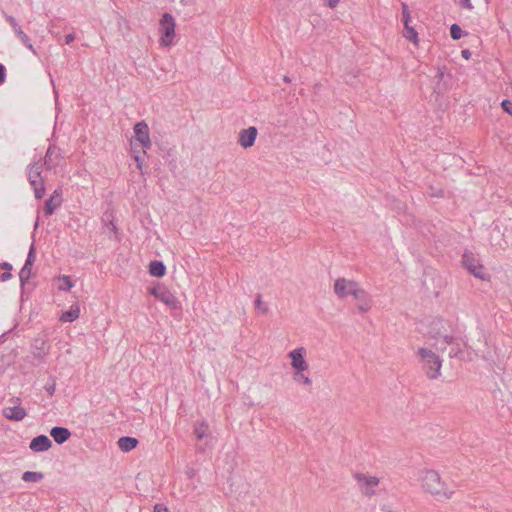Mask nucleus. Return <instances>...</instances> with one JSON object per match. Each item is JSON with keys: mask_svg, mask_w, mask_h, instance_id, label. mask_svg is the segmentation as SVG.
I'll return each mask as SVG.
<instances>
[{"mask_svg": "<svg viewBox=\"0 0 512 512\" xmlns=\"http://www.w3.org/2000/svg\"><path fill=\"white\" fill-rule=\"evenodd\" d=\"M62 197L58 190H55L53 194L45 201L44 212L46 215H51L57 207L61 205Z\"/></svg>", "mask_w": 512, "mask_h": 512, "instance_id": "obj_17", "label": "nucleus"}, {"mask_svg": "<svg viewBox=\"0 0 512 512\" xmlns=\"http://www.w3.org/2000/svg\"><path fill=\"white\" fill-rule=\"evenodd\" d=\"M154 512H169V509L167 508V506H165L164 504L162 503H157L155 506H154Z\"/></svg>", "mask_w": 512, "mask_h": 512, "instance_id": "obj_41", "label": "nucleus"}, {"mask_svg": "<svg viewBox=\"0 0 512 512\" xmlns=\"http://www.w3.org/2000/svg\"><path fill=\"white\" fill-rule=\"evenodd\" d=\"M17 38L27 49H29L31 52H33V54H37L32 42H31V39L25 32H22L20 35L17 36Z\"/></svg>", "mask_w": 512, "mask_h": 512, "instance_id": "obj_28", "label": "nucleus"}, {"mask_svg": "<svg viewBox=\"0 0 512 512\" xmlns=\"http://www.w3.org/2000/svg\"><path fill=\"white\" fill-rule=\"evenodd\" d=\"M44 389L47 391V393L52 396L54 393H55V390H56V381L54 378H50V382H48L45 386H44Z\"/></svg>", "mask_w": 512, "mask_h": 512, "instance_id": "obj_34", "label": "nucleus"}, {"mask_svg": "<svg viewBox=\"0 0 512 512\" xmlns=\"http://www.w3.org/2000/svg\"><path fill=\"white\" fill-rule=\"evenodd\" d=\"M133 131L134 141L142 146V155H146V150L152 146L148 124L145 121H140L134 125Z\"/></svg>", "mask_w": 512, "mask_h": 512, "instance_id": "obj_9", "label": "nucleus"}, {"mask_svg": "<svg viewBox=\"0 0 512 512\" xmlns=\"http://www.w3.org/2000/svg\"><path fill=\"white\" fill-rule=\"evenodd\" d=\"M255 309L261 312L262 314H266L268 312V306L262 301L261 294H257L254 301Z\"/></svg>", "mask_w": 512, "mask_h": 512, "instance_id": "obj_30", "label": "nucleus"}, {"mask_svg": "<svg viewBox=\"0 0 512 512\" xmlns=\"http://www.w3.org/2000/svg\"><path fill=\"white\" fill-rule=\"evenodd\" d=\"M437 196H442L443 195V191L442 190H439L438 193L436 194Z\"/></svg>", "mask_w": 512, "mask_h": 512, "instance_id": "obj_50", "label": "nucleus"}, {"mask_svg": "<svg viewBox=\"0 0 512 512\" xmlns=\"http://www.w3.org/2000/svg\"><path fill=\"white\" fill-rule=\"evenodd\" d=\"M150 294L172 309L179 307V301L176 296L163 285H157L151 288Z\"/></svg>", "mask_w": 512, "mask_h": 512, "instance_id": "obj_10", "label": "nucleus"}, {"mask_svg": "<svg viewBox=\"0 0 512 512\" xmlns=\"http://www.w3.org/2000/svg\"><path fill=\"white\" fill-rule=\"evenodd\" d=\"M105 235L109 237V239L119 242L121 240V233L117 226H106V229L103 231Z\"/></svg>", "mask_w": 512, "mask_h": 512, "instance_id": "obj_25", "label": "nucleus"}, {"mask_svg": "<svg viewBox=\"0 0 512 512\" xmlns=\"http://www.w3.org/2000/svg\"><path fill=\"white\" fill-rule=\"evenodd\" d=\"M52 446L51 440L46 435H39L32 439L29 448L34 452H44Z\"/></svg>", "mask_w": 512, "mask_h": 512, "instance_id": "obj_16", "label": "nucleus"}, {"mask_svg": "<svg viewBox=\"0 0 512 512\" xmlns=\"http://www.w3.org/2000/svg\"><path fill=\"white\" fill-rule=\"evenodd\" d=\"M175 20L173 16L169 13H164L160 20L159 31L161 33V45L164 47H168L173 42V37L175 35Z\"/></svg>", "mask_w": 512, "mask_h": 512, "instance_id": "obj_7", "label": "nucleus"}, {"mask_svg": "<svg viewBox=\"0 0 512 512\" xmlns=\"http://www.w3.org/2000/svg\"><path fill=\"white\" fill-rule=\"evenodd\" d=\"M133 155H141V153L139 151H137L136 149L132 148V156Z\"/></svg>", "mask_w": 512, "mask_h": 512, "instance_id": "obj_47", "label": "nucleus"}, {"mask_svg": "<svg viewBox=\"0 0 512 512\" xmlns=\"http://www.w3.org/2000/svg\"><path fill=\"white\" fill-rule=\"evenodd\" d=\"M306 349L304 347L296 348L288 353L291 359V366L295 371L308 370V363L305 360Z\"/></svg>", "mask_w": 512, "mask_h": 512, "instance_id": "obj_12", "label": "nucleus"}, {"mask_svg": "<svg viewBox=\"0 0 512 512\" xmlns=\"http://www.w3.org/2000/svg\"><path fill=\"white\" fill-rule=\"evenodd\" d=\"M339 2L340 0H325V5L329 8H335Z\"/></svg>", "mask_w": 512, "mask_h": 512, "instance_id": "obj_42", "label": "nucleus"}, {"mask_svg": "<svg viewBox=\"0 0 512 512\" xmlns=\"http://www.w3.org/2000/svg\"><path fill=\"white\" fill-rule=\"evenodd\" d=\"M44 478V474L41 472L26 471L22 474V480L24 482H38Z\"/></svg>", "mask_w": 512, "mask_h": 512, "instance_id": "obj_22", "label": "nucleus"}, {"mask_svg": "<svg viewBox=\"0 0 512 512\" xmlns=\"http://www.w3.org/2000/svg\"><path fill=\"white\" fill-rule=\"evenodd\" d=\"M50 435L56 443L63 444L70 438L71 432L65 427L55 426L51 429Z\"/></svg>", "mask_w": 512, "mask_h": 512, "instance_id": "obj_18", "label": "nucleus"}, {"mask_svg": "<svg viewBox=\"0 0 512 512\" xmlns=\"http://www.w3.org/2000/svg\"><path fill=\"white\" fill-rule=\"evenodd\" d=\"M62 155L60 149L55 145H50L44 158V166L47 170H53L60 165Z\"/></svg>", "mask_w": 512, "mask_h": 512, "instance_id": "obj_13", "label": "nucleus"}, {"mask_svg": "<svg viewBox=\"0 0 512 512\" xmlns=\"http://www.w3.org/2000/svg\"><path fill=\"white\" fill-rule=\"evenodd\" d=\"M461 263L465 269L469 271L474 277L486 280L487 274L484 272V267L480 263L479 258L471 251H465L462 255Z\"/></svg>", "mask_w": 512, "mask_h": 512, "instance_id": "obj_5", "label": "nucleus"}, {"mask_svg": "<svg viewBox=\"0 0 512 512\" xmlns=\"http://www.w3.org/2000/svg\"><path fill=\"white\" fill-rule=\"evenodd\" d=\"M34 261H35V246H34V244H32L30 246L29 253L27 255V259L25 261L24 266L31 268Z\"/></svg>", "mask_w": 512, "mask_h": 512, "instance_id": "obj_33", "label": "nucleus"}, {"mask_svg": "<svg viewBox=\"0 0 512 512\" xmlns=\"http://www.w3.org/2000/svg\"><path fill=\"white\" fill-rule=\"evenodd\" d=\"M334 293L340 298L344 299L347 296H355L357 291L360 289L358 282L349 280L344 277L338 278L334 283Z\"/></svg>", "mask_w": 512, "mask_h": 512, "instance_id": "obj_8", "label": "nucleus"}, {"mask_svg": "<svg viewBox=\"0 0 512 512\" xmlns=\"http://www.w3.org/2000/svg\"><path fill=\"white\" fill-rule=\"evenodd\" d=\"M354 479L356 480L359 491L366 497L377 495L376 488L380 484V479L376 476L367 475L364 473H355Z\"/></svg>", "mask_w": 512, "mask_h": 512, "instance_id": "obj_4", "label": "nucleus"}, {"mask_svg": "<svg viewBox=\"0 0 512 512\" xmlns=\"http://www.w3.org/2000/svg\"><path fill=\"white\" fill-rule=\"evenodd\" d=\"M354 299L358 301L357 308L360 312H368L372 307V298L367 291L360 287L354 296Z\"/></svg>", "mask_w": 512, "mask_h": 512, "instance_id": "obj_15", "label": "nucleus"}, {"mask_svg": "<svg viewBox=\"0 0 512 512\" xmlns=\"http://www.w3.org/2000/svg\"><path fill=\"white\" fill-rule=\"evenodd\" d=\"M11 277H12V274L10 273V271H5L4 273L1 274L0 280L2 282H5V281L9 280Z\"/></svg>", "mask_w": 512, "mask_h": 512, "instance_id": "obj_43", "label": "nucleus"}, {"mask_svg": "<svg viewBox=\"0 0 512 512\" xmlns=\"http://www.w3.org/2000/svg\"><path fill=\"white\" fill-rule=\"evenodd\" d=\"M420 357L422 368L425 371L427 377L431 380L437 379L440 376V370L442 367V361L438 355H436L429 348H419L417 352Z\"/></svg>", "mask_w": 512, "mask_h": 512, "instance_id": "obj_2", "label": "nucleus"}, {"mask_svg": "<svg viewBox=\"0 0 512 512\" xmlns=\"http://www.w3.org/2000/svg\"><path fill=\"white\" fill-rule=\"evenodd\" d=\"M458 4L460 7L472 10L474 8L473 4L471 3V0H459Z\"/></svg>", "mask_w": 512, "mask_h": 512, "instance_id": "obj_38", "label": "nucleus"}, {"mask_svg": "<svg viewBox=\"0 0 512 512\" xmlns=\"http://www.w3.org/2000/svg\"><path fill=\"white\" fill-rule=\"evenodd\" d=\"M45 354H46V351H44V349H42V351H41V352H39V354H38V355H39V356H41V355H45Z\"/></svg>", "mask_w": 512, "mask_h": 512, "instance_id": "obj_49", "label": "nucleus"}, {"mask_svg": "<svg viewBox=\"0 0 512 512\" xmlns=\"http://www.w3.org/2000/svg\"><path fill=\"white\" fill-rule=\"evenodd\" d=\"M3 16L4 18L6 19V21L9 23V25L11 26V28L13 29L16 37L18 35H20L23 31L22 27L18 24V22L16 21V19L11 16V15H8L7 13L3 12Z\"/></svg>", "mask_w": 512, "mask_h": 512, "instance_id": "obj_24", "label": "nucleus"}, {"mask_svg": "<svg viewBox=\"0 0 512 512\" xmlns=\"http://www.w3.org/2000/svg\"><path fill=\"white\" fill-rule=\"evenodd\" d=\"M74 40H75V34L74 33H70V34H67L65 36V43L66 44H71Z\"/></svg>", "mask_w": 512, "mask_h": 512, "instance_id": "obj_44", "label": "nucleus"}, {"mask_svg": "<svg viewBox=\"0 0 512 512\" xmlns=\"http://www.w3.org/2000/svg\"><path fill=\"white\" fill-rule=\"evenodd\" d=\"M448 324L442 318H437L433 320L429 326L428 334L432 339L440 340L442 339L445 345L454 344L455 338L452 335H449L447 332L446 325Z\"/></svg>", "mask_w": 512, "mask_h": 512, "instance_id": "obj_6", "label": "nucleus"}, {"mask_svg": "<svg viewBox=\"0 0 512 512\" xmlns=\"http://www.w3.org/2000/svg\"><path fill=\"white\" fill-rule=\"evenodd\" d=\"M1 268L4 269L5 271H10L12 270V265L8 262H4L1 264Z\"/></svg>", "mask_w": 512, "mask_h": 512, "instance_id": "obj_46", "label": "nucleus"}, {"mask_svg": "<svg viewBox=\"0 0 512 512\" xmlns=\"http://www.w3.org/2000/svg\"><path fill=\"white\" fill-rule=\"evenodd\" d=\"M450 35L454 40H458L463 36V31L458 24H453L450 28Z\"/></svg>", "mask_w": 512, "mask_h": 512, "instance_id": "obj_32", "label": "nucleus"}, {"mask_svg": "<svg viewBox=\"0 0 512 512\" xmlns=\"http://www.w3.org/2000/svg\"><path fill=\"white\" fill-rule=\"evenodd\" d=\"M10 402L13 404V406H8L3 409V416L11 421H21L23 420L27 412L25 408L21 407V399L18 397H14L10 399Z\"/></svg>", "mask_w": 512, "mask_h": 512, "instance_id": "obj_11", "label": "nucleus"}, {"mask_svg": "<svg viewBox=\"0 0 512 512\" xmlns=\"http://www.w3.org/2000/svg\"><path fill=\"white\" fill-rule=\"evenodd\" d=\"M31 277V268L23 266L19 272V279L21 282V286H24L25 283L30 279Z\"/></svg>", "mask_w": 512, "mask_h": 512, "instance_id": "obj_31", "label": "nucleus"}, {"mask_svg": "<svg viewBox=\"0 0 512 512\" xmlns=\"http://www.w3.org/2000/svg\"><path fill=\"white\" fill-rule=\"evenodd\" d=\"M461 55H462V57H463L464 59L468 60V59H470V58H471V55H472V54H471V51H470V50H468V49H464V50H462V51H461Z\"/></svg>", "mask_w": 512, "mask_h": 512, "instance_id": "obj_45", "label": "nucleus"}, {"mask_svg": "<svg viewBox=\"0 0 512 512\" xmlns=\"http://www.w3.org/2000/svg\"><path fill=\"white\" fill-rule=\"evenodd\" d=\"M501 107L506 113L512 116V102L510 100H503L501 103Z\"/></svg>", "mask_w": 512, "mask_h": 512, "instance_id": "obj_36", "label": "nucleus"}, {"mask_svg": "<svg viewBox=\"0 0 512 512\" xmlns=\"http://www.w3.org/2000/svg\"><path fill=\"white\" fill-rule=\"evenodd\" d=\"M305 371H295L293 374V380L296 383L303 384L306 386H310L312 384V379L304 374Z\"/></svg>", "mask_w": 512, "mask_h": 512, "instance_id": "obj_23", "label": "nucleus"}, {"mask_svg": "<svg viewBox=\"0 0 512 512\" xmlns=\"http://www.w3.org/2000/svg\"><path fill=\"white\" fill-rule=\"evenodd\" d=\"M194 433L197 439L201 440L207 436L208 433V425L205 422L197 423L195 425Z\"/></svg>", "mask_w": 512, "mask_h": 512, "instance_id": "obj_26", "label": "nucleus"}, {"mask_svg": "<svg viewBox=\"0 0 512 512\" xmlns=\"http://www.w3.org/2000/svg\"><path fill=\"white\" fill-rule=\"evenodd\" d=\"M79 315H80V307L78 304H73L69 310H67L66 312L62 313V315L60 316V320L62 322H73L75 321L76 319L79 318Z\"/></svg>", "mask_w": 512, "mask_h": 512, "instance_id": "obj_20", "label": "nucleus"}, {"mask_svg": "<svg viewBox=\"0 0 512 512\" xmlns=\"http://www.w3.org/2000/svg\"><path fill=\"white\" fill-rule=\"evenodd\" d=\"M284 81L289 83L291 80H290V78L288 76H284Z\"/></svg>", "mask_w": 512, "mask_h": 512, "instance_id": "obj_48", "label": "nucleus"}, {"mask_svg": "<svg viewBox=\"0 0 512 512\" xmlns=\"http://www.w3.org/2000/svg\"><path fill=\"white\" fill-rule=\"evenodd\" d=\"M421 484L425 492L439 498L450 499L454 493L441 481L440 475L435 470H426L421 478Z\"/></svg>", "mask_w": 512, "mask_h": 512, "instance_id": "obj_1", "label": "nucleus"}, {"mask_svg": "<svg viewBox=\"0 0 512 512\" xmlns=\"http://www.w3.org/2000/svg\"><path fill=\"white\" fill-rule=\"evenodd\" d=\"M402 14H403V18H402L403 23H404L405 27H407V25L410 21V14L408 11V6L405 3H402Z\"/></svg>", "mask_w": 512, "mask_h": 512, "instance_id": "obj_35", "label": "nucleus"}, {"mask_svg": "<svg viewBox=\"0 0 512 512\" xmlns=\"http://www.w3.org/2000/svg\"><path fill=\"white\" fill-rule=\"evenodd\" d=\"M404 37L407 40L413 42L415 45H418V34H417L416 30L412 27H409V25H407V27H405Z\"/></svg>", "mask_w": 512, "mask_h": 512, "instance_id": "obj_29", "label": "nucleus"}, {"mask_svg": "<svg viewBox=\"0 0 512 512\" xmlns=\"http://www.w3.org/2000/svg\"><path fill=\"white\" fill-rule=\"evenodd\" d=\"M137 445H138V440L134 437L123 436V437L119 438V440H118V447L123 452H129V451L133 450L134 448H136Z\"/></svg>", "mask_w": 512, "mask_h": 512, "instance_id": "obj_19", "label": "nucleus"}, {"mask_svg": "<svg viewBox=\"0 0 512 512\" xmlns=\"http://www.w3.org/2000/svg\"><path fill=\"white\" fill-rule=\"evenodd\" d=\"M145 155H133V159L136 162L137 168L142 172L143 161Z\"/></svg>", "mask_w": 512, "mask_h": 512, "instance_id": "obj_37", "label": "nucleus"}, {"mask_svg": "<svg viewBox=\"0 0 512 512\" xmlns=\"http://www.w3.org/2000/svg\"><path fill=\"white\" fill-rule=\"evenodd\" d=\"M462 353V350L459 347H452L449 352L450 358L459 357V355Z\"/></svg>", "mask_w": 512, "mask_h": 512, "instance_id": "obj_39", "label": "nucleus"}, {"mask_svg": "<svg viewBox=\"0 0 512 512\" xmlns=\"http://www.w3.org/2000/svg\"><path fill=\"white\" fill-rule=\"evenodd\" d=\"M41 157L33 161L27 167V177L29 184L33 188L34 195L37 199H41L45 194L44 180L42 177Z\"/></svg>", "mask_w": 512, "mask_h": 512, "instance_id": "obj_3", "label": "nucleus"}, {"mask_svg": "<svg viewBox=\"0 0 512 512\" xmlns=\"http://www.w3.org/2000/svg\"><path fill=\"white\" fill-rule=\"evenodd\" d=\"M258 135V130L254 126L243 129L239 133L238 143L244 149L250 148L254 145Z\"/></svg>", "mask_w": 512, "mask_h": 512, "instance_id": "obj_14", "label": "nucleus"}, {"mask_svg": "<svg viewBox=\"0 0 512 512\" xmlns=\"http://www.w3.org/2000/svg\"><path fill=\"white\" fill-rule=\"evenodd\" d=\"M6 80V68L3 64L0 63V85H2Z\"/></svg>", "mask_w": 512, "mask_h": 512, "instance_id": "obj_40", "label": "nucleus"}, {"mask_svg": "<svg viewBox=\"0 0 512 512\" xmlns=\"http://www.w3.org/2000/svg\"><path fill=\"white\" fill-rule=\"evenodd\" d=\"M58 289L63 291H68L72 288L73 283L69 276L63 275L58 278Z\"/></svg>", "mask_w": 512, "mask_h": 512, "instance_id": "obj_27", "label": "nucleus"}, {"mask_svg": "<svg viewBox=\"0 0 512 512\" xmlns=\"http://www.w3.org/2000/svg\"><path fill=\"white\" fill-rule=\"evenodd\" d=\"M149 273L155 277H162L166 273V267L161 261H152L149 264Z\"/></svg>", "mask_w": 512, "mask_h": 512, "instance_id": "obj_21", "label": "nucleus"}]
</instances>
